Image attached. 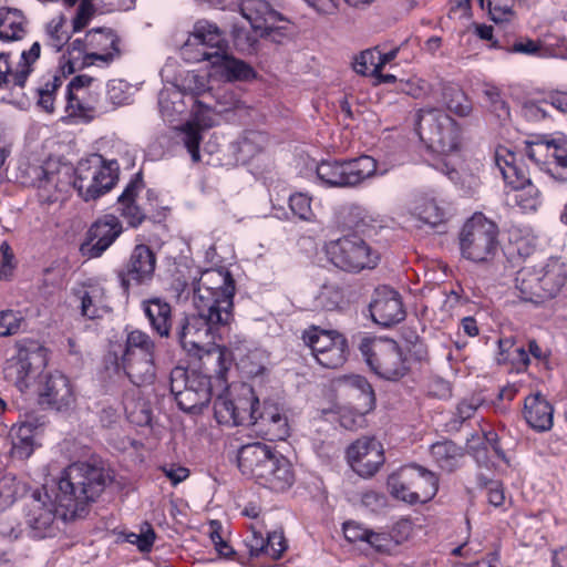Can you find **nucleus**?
<instances>
[{
    "label": "nucleus",
    "mask_w": 567,
    "mask_h": 567,
    "mask_svg": "<svg viewBox=\"0 0 567 567\" xmlns=\"http://www.w3.org/2000/svg\"><path fill=\"white\" fill-rule=\"evenodd\" d=\"M155 267L156 256L153 250L147 245H136L123 270L118 272L121 286L128 290L132 285H143L151 281Z\"/></svg>",
    "instance_id": "obj_22"
},
{
    "label": "nucleus",
    "mask_w": 567,
    "mask_h": 567,
    "mask_svg": "<svg viewBox=\"0 0 567 567\" xmlns=\"http://www.w3.org/2000/svg\"><path fill=\"white\" fill-rule=\"evenodd\" d=\"M316 172L318 179L328 187H355L378 174V163L368 155L342 162L322 161Z\"/></svg>",
    "instance_id": "obj_14"
},
{
    "label": "nucleus",
    "mask_w": 567,
    "mask_h": 567,
    "mask_svg": "<svg viewBox=\"0 0 567 567\" xmlns=\"http://www.w3.org/2000/svg\"><path fill=\"white\" fill-rule=\"evenodd\" d=\"M154 342L151 337L141 331L133 330L127 334L123 357H143L154 354Z\"/></svg>",
    "instance_id": "obj_53"
},
{
    "label": "nucleus",
    "mask_w": 567,
    "mask_h": 567,
    "mask_svg": "<svg viewBox=\"0 0 567 567\" xmlns=\"http://www.w3.org/2000/svg\"><path fill=\"white\" fill-rule=\"evenodd\" d=\"M0 279L7 280L11 277L13 269L16 268L14 255L10 245L7 241H2L0 245Z\"/></svg>",
    "instance_id": "obj_64"
},
{
    "label": "nucleus",
    "mask_w": 567,
    "mask_h": 567,
    "mask_svg": "<svg viewBox=\"0 0 567 567\" xmlns=\"http://www.w3.org/2000/svg\"><path fill=\"white\" fill-rule=\"evenodd\" d=\"M554 409L550 403L540 394H530L524 402V417L536 431H548L553 426Z\"/></svg>",
    "instance_id": "obj_39"
},
{
    "label": "nucleus",
    "mask_w": 567,
    "mask_h": 567,
    "mask_svg": "<svg viewBox=\"0 0 567 567\" xmlns=\"http://www.w3.org/2000/svg\"><path fill=\"white\" fill-rule=\"evenodd\" d=\"M415 132L431 150L452 154L460 147V128L455 121L436 107L421 109L416 112Z\"/></svg>",
    "instance_id": "obj_7"
},
{
    "label": "nucleus",
    "mask_w": 567,
    "mask_h": 567,
    "mask_svg": "<svg viewBox=\"0 0 567 567\" xmlns=\"http://www.w3.org/2000/svg\"><path fill=\"white\" fill-rule=\"evenodd\" d=\"M536 268L520 269L514 281V295L520 302L539 307L546 302Z\"/></svg>",
    "instance_id": "obj_38"
},
{
    "label": "nucleus",
    "mask_w": 567,
    "mask_h": 567,
    "mask_svg": "<svg viewBox=\"0 0 567 567\" xmlns=\"http://www.w3.org/2000/svg\"><path fill=\"white\" fill-rule=\"evenodd\" d=\"M105 488L103 470L86 462L69 465L52 488L59 515L63 522L81 516L89 504L96 501Z\"/></svg>",
    "instance_id": "obj_1"
},
{
    "label": "nucleus",
    "mask_w": 567,
    "mask_h": 567,
    "mask_svg": "<svg viewBox=\"0 0 567 567\" xmlns=\"http://www.w3.org/2000/svg\"><path fill=\"white\" fill-rule=\"evenodd\" d=\"M34 175L33 185L41 203L53 204L64 200L71 184L73 185V179L68 173L61 171L35 167Z\"/></svg>",
    "instance_id": "obj_27"
},
{
    "label": "nucleus",
    "mask_w": 567,
    "mask_h": 567,
    "mask_svg": "<svg viewBox=\"0 0 567 567\" xmlns=\"http://www.w3.org/2000/svg\"><path fill=\"white\" fill-rule=\"evenodd\" d=\"M240 13L255 31L262 33L271 32L278 28V22L285 20L282 14L265 0H244L240 4Z\"/></svg>",
    "instance_id": "obj_30"
},
{
    "label": "nucleus",
    "mask_w": 567,
    "mask_h": 567,
    "mask_svg": "<svg viewBox=\"0 0 567 567\" xmlns=\"http://www.w3.org/2000/svg\"><path fill=\"white\" fill-rule=\"evenodd\" d=\"M74 296L80 301L82 317L86 319H96L107 313L111 308L105 288L96 282H87L73 290Z\"/></svg>",
    "instance_id": "obj_33"
},
{
    "label": "nucleus",
    "mask_w": 567,
    "mask_h": 567,
    "mask_svg": "<svg viewBox=\"0 0 567 567\" xmlns=\"http://www.w3.org/2000/svg\"><path fill=\"white\" fill-rule=\"evenodd\" d=\"M234 296L220 293L194 295V307L196 315L205 319L209 324L215 326L220 332L227 329L233 321Z\"/></svg>",
    "instance_id": "obj_24"
},
{
    "label": "nucleus",
    "mask_w": 567,
    "mask_h": 567,
    "mask_svg": "<svg viewBox=\"0 0 567 567\" xmlns=\"http://www.w3.org/2000/svg\"><path fill=\"white\" fill-rule=\"evenodd\" d=\"M245 545L250 556L259 557L265 555L271 559H279L287 549V543L282 532L275 530L264 537L254 526L251 527L250 535L245 539Z\"/></svg>",
    "instance_id": "obj_34"
},
{
    "label": "nucleus",
    "mask_w": 567,
    "mask_h": 567,
    "mask_svg": "<svg viewBox=\"0 0 567 567\" xmlns=\"http://www.w3.org/2000/svg\"><path fill=\"white\" fill-rule=\"evenodd\" d=\"M193 45L203 47L196 60L209 62L215 72L226 81H246L255 76L249 64L225 52V39L216 24L205 20L196 22L184 44V54Z\"/></svg>",
    "instance_id": "obj_3"
},
{
    "label": "nucleus",
    "mask_w": 567,
    "mask_h": 567,
    "mask_svg": "<svg viewBox=\"0 0 567 567\" xmlns=\"http://www.w3.org/2000/svg\"><path fill=\"white\" fill-rule=\"evenodd\" d=\"M122 224L114 215L97 219L87 231V239L81 245V252L87 258H97L122 234Z\"/></svg>",
    "instance_id": "obj_23"
},
{
    "label": "nucleus",
    "mask_w": 567,
    "mask_h": 567,
    "mask_svg": "<svg viewBox=\"0 0 567 567\" xmlns=\"http://www.w3.org/2000/svg\"><path fill=\"white\" fill-rule=\"evenodd\" d=\"M351 468L362 477L373 476L384 463L382 444L373 437H361L347 449Z\"/></svg>",
    "instance_id": "obj_20"
},
{
    "label": "nucleus",
    "mask_w": 567,
    "mask_h": 567,
    "mask_svg": "<svg viewBox=\"0 0 567 567\" xmlns=\"http://www.w3.org/2000/svg\"><path fill=\"white\" fill-rule=\"evenodd\" d=\"M221 292L229 296L235 295L234 279L224 268L206 269L194 282V295L218 296Z\"/></svg>",
    "instance_id": "obj_36"
},
{
    "label": "nucleus",
    "mask_w": 567,
    "mask_h": 567,
    "mask_svg": "<svg viewBox=\"0 0 567 567\" xmlns=\"http://www.w3.org/2000/svg\"><path fill=\"white\" fill-rule=\"evenodd\" d=\"M143 311L154 331L161 337H168L172 328V307L161 298H152L142 302Z\"/></svg>",
    "instance_id": "obj_41"
},
{
    "label": "nucleus",
    "mask_w": 567,
    "mask_h": 567,
    "mask_svg": "<svg viewBox=\"0 0 567 567\" xmlns=\"http://www.w3.org/2000/svg\"><path fill=\"white\" fill-rule=\"evenodd\" d=\"M249 424H258L260 431L270 441H282L289 436L290 427L287 416L276 405H267L260 413L257 411L256 417Z\"/></svg>",
    "instance_id": "obj_37"
},
{
    "label": "nucleus",
    "mask_w": 567,
    "mask_h": 567,
    "mask_svg": "<svg viewBox=\"0 0 567 567\" xmlns=\"http://www.w3.org/2000/svg\"><path fill=\"white\" fill-rule=\"evenodd\" d=\"M64 111L69 117L82 122H90L109 112L100 103L99 80L87 74L74 76L66 86Z\"/></svg>",
    "instance_id": "obj_13"
},
{
    "label": "nucleus",
    "mask_w": 567,
    "mask_h": 567,
    "mask_svg": "<svg viewBox=\"0 0 567 567\" xmlns=\"http://www.w3.org/2000/svg\"><path fill=\"white\" fill-rule=\"evenodd\" d=\"M390 494L404 503L417 504L431 501L439 491V478L427 468L410 464L388 477Z\"/></svg>",
    "instance_id": "obj_8"
},
{
    "label": "nucleus",
    "mask_w": 567,
    "mask_h": 567,
    "mask_svg": "<svg viewBox=\"0 0 567 567\" xmlns=\"http://www.w3.org/2000/svg\"><path fill=\"white\" fill-rule=\"evenodd\" d=\"M66 20L63 16L53 17L44 29V43L55 51H60L69 41L70 34L65 28Z\"/></svg>",
    "instance_id": "obj_51"
},
{
    "label": "nucleus",
    "mask_w": 567,
    "mask_h": 567,
    "mask_svg": "<svg viewBox=\"0 0 567 567\" xmlns=\"http://www.w3.org/2000/svg\"><path fill=\"white\" fill-rule=\"evenodd\" d=\"M315 303L321 310L334 311L342 310L348 305V300L338 286L323 285L315 298Z\"/></svg>",
    "instance_id": "obj_50"
},
{
    "label": "nucleus",
    "mask_w": 567,
    "mask_h": 567,
    "mask_svg": "<svg viewBox=\"0 0 567 567\" xmlns=\"http://www.w3.org/2000/svg\"><path fill=\"white\" fill-rule=\"evenodd\" d=\"M301 339L317 362L324 368L337 369L347 361L348 342L337 330L311 326L302 332Z\"/></svg>",
    "instance_id": "obj_17"
},
{
    "label": "nucleus",
    "mask_w": 567,
    "mask_h": 567,
    "mask_svg": "<svg viewBox=\"0 0 567 567\" xmlns=\"http://www.w3.org/2000/svg\"><path fill=\"white\" fill-rule=\"evenodd\" d=\"M123 368L132 383L150 384L155 379L154 354L141 357H123Z\"/></svg>",
    "instance_id": "obj_42"
},
{
    "label": "nucleus",
    "mask_w": 567,
    "mask_h": 567,
    "mask_svg": "<svg viewBox=\"0 0 567 567\" xmlns=\"http://www.w3.org/2000/svg\"><path fill=\"white\" fill-rule=\"evenodd\" d=\"M238 466L244 475L276 492L287 489L295 481L290 461L271 446L259 442L239 450Z\"/></svg>",
    "instance_id": "obj_4"
},
{
    "label": "nucleus",
    "mask_w": 567,
    "mask_h": 567,
    "mask_svg": "<svg viewBox=\"0 0 567 567\" xmlns=\"http://www.w3.org/2000/svg\"><path fill=\"white\" fill-rule=\"evenodd\" d=\"M412 533L413 523L409 518H400L392 525L390 530L395 547L406 542Z\"/></svg>",
    "instance_id": "obj_63"
},
{
    "label": "nucleus",
    "mask_w": 567,
    "mask_h": 567,
    "mask_svg": "<svg viewBox=\"0 0 567 567\" xmlns=\"http://www.w3.org/2000/svg\"><path fill=\"white\" fill-rule=\"evenodd\" d=\"M370 312L374 322L384 327L399 323L405 318L401 296L389 286H380L374 290Z\"/></svg>",
    "instance_id": "obj_26"
},
{
    "label": "nucleus",
    "mask_w": 567,
    "mask_h": 567,
    "mask_svg": "<svg viewBox=\"0 0 567 567\" xmlns=\"http://www.w3.org/2000/svg\"><path fill=\"white\" fill-rule=\"evenodd\" d=\"M413 215L431 227H436L446 220V209L434 197L421 196L416 199Z\"/></svg>",
    "instance_id": "obj_46"
},
{
    "label": "nucleus",
    "mask_w": 567,
    "mask_h": 567,
    "mask_svg": "<svg viewBox=\"0 0 567 567\" xmlns=\"http://www.w3.org/2000/svg\"><path fill=\"white\" fill-rule=\"evenodd\" d=\"M498 347L502 355L507 352V355L503 357L501 360H511L513 364L523 368H526L529 363L528 352L523 347H515L509 339L499 340Z\"/></svg>",
    "instance_id": "obj_58"
},
{
    "label": "nucleus",
    "mask_w": 567,
    "mask_h": 567,
    "mask_svg": "<svg viewBox=\"0 0 567 567\" xmlns=\"http://www.w3.org/2000/svg\"><path fill=\"white\" fill-rule=\"evenodd\" d=\"M61 84V78L54 74L51 75L47 82L35 89L38 105L45 112L52 113L54 111L55 94Z\"/></svg>",
    "instance_id": "obj_54"
},
{
    "label": "nucleus",
    "mask_w": 567,
    "mask_h": 567,
    "mask_svg": "<svg viewBox=\"0 0 567 567\" xmlns=\"http://www.w3.org/2000/svg\"><path fill=\"white\" fill-rule=\"evenodd\" d=\"M512 190L513 200L525 213L536 212L542 205V194L532 182L516 186Z\"/></svg>",
    "instance_id": "obj_52"
},
{
    "label": "nucleus",
    "mask_w": 567,
    "mask_h": 567,
    "mask_svg": "<svg viewBox=\"0 0 567 567\" xmlns=\"http://www.w3.org/2000/svg\"><path fill=\"white\" fill-rule=\"evenodd\" d=\"M143 188V179L137 174L125 187L122 195L118 197V210L132 227L140 226L145 219L144 212L135 204L137 194Z\"/></svg>",
    "instance_id": "obj_40"
},
{
    "label": "nucleus",
    "mask_w": 567,
    "mask_h": 567,
    "mask_svg": "<svg viewBox=\"0 0 567 567\" xmlns=\"http://www.w3.org/2000/svg\"><path fill=\"white\" fill-rule=\"evenodd\" d=\"M223 332L197 315L188 316L178 332L179 342L189 354L197 355L202 368L214 371L218 379H224L233 364L231 352L216 344Z\"/></svg>",
    "instance_id": "obj_2"
},
{
    "label": "nucleus",
    "mask_w": 567,
    "mask_h": 567,
    "mask_svg": "<svg viewBox=\"0 0 567 567\" xmlns=\"http://www.w3.org/2000/svg\"><path fill=\"white\" fill-rule=\"evenodd\" d=\"M22 317L13 310L0 311V337L16 334L21 326Z\"/></svg>",
    "instance_id": "obj_62"
},
{
    "label": "nucleus",
    "mask_w": 567,
    "mask_h": 567,
    "mask_svg": "<svg viewBox=\"0 0 567 567\" xmlns=\"http://www.w3.org/2000/svg\"><path fill=\"white\" fill-rule=\"evenodd\" d=\"M85 41L91 52L115 53V59L120 56L118 39L112 30H91L86 33Z\"/></svg>",
    "instance_id": "obj_49"
},
{
    "label": "nucleus",
    "mask_w": 567,
    "mask_h": 567,
    "mask_svg": "<svg viewBox=\"0 0 567 567\" xmlns=\"http://www.w3.org/2000/svg\"><path fill=\"white\" fill-rule=\"evenodd\" d=\"M204 370L202 372L176 367L171 372V392L178 406L186 412H199L209 403L213 393V378L219 385L226 383L227 374L224 375V379H218L214 371Z\"/></svg>",
    "instance_id": "obj_6"
},
{
    "label": "nucleus",
    "mask_w": 567,
    "mask_h": 567,
    "mask_svg": "<svg viewBox=\"0 0 567 567\" xmlns=\"http://www.w3.org/2000/svg\"><path fill=\"white\" fill-rule=\"evenodd\" d=\"M267 142V135L260 131L244 132L236 143L238 158L243 162L249 161L264 150Z\"/></svg>",
    "instance_id": "obj_48"
},
{
    "label": "nucleus",
    "mask_w": 567,
    "mask_h": 567,
    "mask_svg": "<svg viewBox=\"0 0 567 567\" xmlns=\"http://www.w3.org/2000/svg\"><path fill=\"white\" fill-rule=\"evenodd\" d=\"M536 271L546 301L556 298L567 286V264L560 259H549Z\"/></svg>",
    "instance_id": "obj_35"
},
{
    "label": "nucleus",
    "mask_w": 567,
    "mask_h": 567,
    "mask_svg": "<svg viewBox=\"0 0 567 567\" xmlns=\"http://www.w3.org/2000/svg\"><path fill=\"white\" fill-rule=\"evenodd\" d=\"M130 86L122 80H112L106 87V99L112 104V109L124 105L130 100Z\"/></svg>",
    "instance_id": "obj_59"
},
{
    "label": "nucleus",
    "mask_w": 567,
    "mask_h": 567,
    "mask_svg": "<svg viewBox=\"0 0 567 567\" xmlns=\"http://www.w3.org/2000/svg\"><path fill=\"white\" fill-rule=\"evenodd\" d=\"M41 55V44L35 41L20 53L18 62H12L10 53H0V89L23 87Z\"/></svg>",
    "instance_id": "obj_18"
},
{
    "label": "nucleus",
    "mask_w": 567,
    "mask_h": 567,
    "mask_svg": "<svg viewBox=\"0 0 567 567\" xmlns=\"http://www.w3.org/2000/svg\"><path fill=\"white\" fill-rule=\"evenodd\" d=\"M35 430L37 427L30 422L14 425L11 429V455L13 457L25 460L32 455L34 451Z\"/></svg>",
    "instance_id": "obj_45"
},
{
    "label": "nucleus",
    "mask_w": 567,
    "mask_h": 567,
    "mask_svg": "<svg viewBox=\"0 0 567 567\" xmlns=\"http://www.w3.org/2000/svg\"><path fill=\"white\" fill-rule=\"evenodd\" d=\"M259 400L250 385L241 383L225 386L214 402L215 419L219 424L237 426L249 424L255 417Z\"/></svg>",
    "instance_id": "obj_12"
},
{
    "label": "nucleus",
    "mask_w": 567,
    "mask_h": 567,
    "mask_svg": "<svg viewBox=\"0 0 567 567\" xmlns=\"http://www.w3.org/2000/svg\"><path fill=\"white\" fill-rule=\"evenodd\" d=\"M379 60L380 51L378 47L364 50L354 59L353 69L358 74L361 75L373 76L374 74H380L382 69L379 64Z\"/></svg>",
    "instance_id": "obj_55"
},
{
    "label": "nucleus",
    "mask_w": 567,
    "mask_h": 567,
    "mask_svg": "<svg viewBox=\"0 0 567 567\" xmlns=\"http://www.w3.org/2000/svg\"><path fill=\"white\" fill-rule=\"evenodd\" d=\"M60 505L55 503V498L49 492L42 496L40 493H34L32 499L28 505L27 524L30 529V535L34 538H44L53 534L54 520L60 518Z\"/></svg>",
    "instance_id": "obj_19"
},
{
    "label": "nucleus",
    "mask_w": 567,
    "mask_h": 567,
    "mask_svg": "<svg viewBox=\"0 0 567 567\" xmlns=\"http://www.w3.org/2000/svg\"><path fill=\"white\" fill-rule=\"evenodd\" d=\"M175 84L187 95L188 102L194 107V120L178 128L177 138L189 153L192 161L197 163L200 161L199 145L203 140L200 125H210V118L206 115L209 111L208 107L199 102L196 96L210 90L209 73L195 70L185 71L176 79Z\"/></svg>",
    "instance_id": "obj_5"
},
{
    "label": "nucleus",
    "mask_w": 567,
    "mask_h": 567,
    "mask_svg": "<svg viewBox=\"0 0 567 567\" xmlns=\"http://www.w3.org/2000/svg\"><path fill=\"white\" fill-rule=\"evenodd\" d=\"M29 19L16 7L0 0V41L6 44L22 41L29 33Z\"/></svg>",
    "instance_id": "obj_32"
},
{
    "label": "nucleus",
    "mask_w": 567,
    "mask_h": 567,
    "mask_svg": "<svg viewBox=\"0 0 567 567\" xmlns=\"http://www.w3.org/2000/svg\"><path fill=\"white\" fill-rule=\"evenodd\" d=\"M344 386L357 395L362 402L359 404L362 412L352 416L350 414H343L341 416V424L349 430L361 427L364 423V413L371 411L374 408L375 398L371 384L362 375H348L343 379Z\"/></svg>",
    "instance_id": "obj_29"
},
{
    "label": "nucleus",
    "mask_w": 567,
    "mask_h": 567,
    "mask_svg": "<svg viewBox=\"0 0 567 567\" xmlns=\"http://www.w3.org/2000/svg\"><path fill=\"white\" fill-rule=\"evenodd\" d=\"M38 392L40 404L55 411H66L75 402V393L71 381L60 371L44 374Z\"/></svg>",
    "instance_id": "obj_21"
},
{
    "label": "nucleus",
    "mask_w": 567,
    "mask_h": 567,
    "mask_svg": "<svg viewBox=\"0 0 567 567\" xmlns=\"http://www.w3.org/2000/svg\"><path fill=\"white\" fill-rule=\"evenodd\" d=\"M444 100L446 107L457 116L466 117L472 113V102L460 89H446Z\"/></svg>",
    "instance_id": "obj_56"
},
{
    "label": "nucleus",
    "mask_w": 567,
    "mask_h": 567,
    "mask_svg": "<svg viewBox=\"0 0 567 567\" xmlns=\"http://www.w3.org/2000/svg\"><path fill=\"white\" fill-rule=\"evenodd\" d=\"M155 540V532L148 523L141 525L138 533L126 535V542L136 545L141 551H150Z\"/></svg>",
    "instance_id": "obj_60"
},
{
    "label": "nucleus",
    "mask_w": 567,
    "mask_h": 567,
    "mask_svg": "<svg viewBox=\"0 0 567 567\" xmlns=\"http://www.w3.org/2000/svg\"><path fill=\"white\" fill-rule=\"evenodd\" d=\"M118 171L117 161H105L101 155H92L78 164L73 187L84 200L96 199L113 188Z\"/></svg>",
    "instance_id": "obj_10"
},
{
    "label": "nucleus",
    "mask_w": 567,
    "mask_h": 567,
    "mask_svg": "<svg viewBox=\"0 0 567 567\" xmlns=\"http://www.w3.org/2000/svg\"><path fill=\"white\" fill-rule=\"evenodd\" d=\"M20 489V483L12 474H6L0 478V513L16 502Z\"/></svg>",
    "instance_id": "obj_57"
},
{
    "label": "nucleus",
    "mask_w": 567,
    "mask_h": 567,
    "mask_svg": "<svg viewBox=\"0 0 567 567\" xmlns=\"http://www.w3.org/2000/svg\"><path fill=\"white\" fill-rule=\"evenodd\" d=\"M187 95L176 85L164 87L158 95V106L162 116L173 122L175 116L183 114L187 109L188 100L185 99Z\"/></svg>",
    "instance_id": "obj_44"
},
{
    "label": "nucleus",
    "mask_w": 567,
    "mask_h": 567,
    "mask_svg": "<svg viewBox=\"0 0 567 567\" xmlns=\"http://www.w3.org/2000/svg\"><path fill=\"white\" fill-rule=\"evenodd\" d=\"M326 252L331 262L346 271L358 272L374 268L379 256L357 235H349L326 245Z\"/></svg>",
    "instance_id": "obj_16"
},
{
    "label": "nucleus",
    "mask_w": 567,
    "mask_h": 567,
    "mask_svg": "<svg viewBox=\"0 0 567 567\" xmlns=\"http://www.w3.org/2000/svg\"><path fill=\"white\" fill-rule=\"evenodd\" d=\"M442 172L460 189L464 196H474L481 187V178L477 173L467 167L454 168L449 163L444 164Z\"/></svg>",
    "instance_id": "obj_47"
},
{
    "label": "nucleus",
    "mask_w": 567,
    "mask_h": 567,
    "mask_svg": "<svg viewBox=\"0 0 567 567\" xmlns=\"http://www.w3.org/2000/svg\"><path fill=\"white\" fill-rule=\"evenodd\" d=\"M14 349V354L6 362L3 373L6 380L12 382L23 393L30 388L32 358L41 348L32 342L29 346L19 342Z\"/></svg>",
    "instance_id": "obj_28"
},
{
    "label": "nucleus",
    "mask_w": 567,
    "mask_h": 567,
    "mask_svg": "<svg viewBox=\"0 0 567 567\" xmlns=\"http://www.w3.org/2000/svg\"><path fill=\"white\" fill-rule=\"evenodd\" d=\"M526 156L559 182H567V137L564 134L539 135L525 143Z\"/></svg>",
    "instance_id": "obj_15"
},
{
    "label": "nucleus",
    "mask_w": 567,
    "mask_h": 567,
    "mask_svg": "<svg viewBox=\"0 0 567 567\" xmlns=\"http://www.w3.org/2000/svg\"><path fill=\"white\" fill-rule=\"evenodd\" d=\"M87 42L75 39L60 58L59 68L63 75L72 74L91 65L107 66L115 60V53L87 52Z\"/></svg>",
    "instance_id": "obj_25"
},
{
    "label": "nucleus",
    "mask_w": 567,
    "mask_h": 567,
    "mask_svg": "<svg viewBox=\"0 0 567 567\" xmlns=\"http://www.w3.org/2000/svg\"><path fill=\"white\" fill-rule=\"evenodd\" d=\"M498 228L483 214H474L460 233V249L473 262H488L498 250Z\"/></svg>",
    "instance_id": "obj_11"
},
{
    "label": "nucleus",
    "mask_w": 567,
    "mask_h": 567,
    "mask_svg": "<svg viewBox=\"0 0 567 567\" xmlns=\"http://www.w3.org/2000/svg\"><path fill=\"white\" fill-rule=\"evenodd\" d=\"M430 453L434 463L449 473L461 466L464 456L462 447L450 440L433 443Z\"/></svg>",
    "instance_id": "obj_43"
},
{
    "label": "nucleus",
    "mask_w": 567,
    "mask_h": 567,
    "mask_svg": "<svg viewBox=\"0 0 567 567\" xmlns=\"http://www.w3.org/2000/svg\"><path fill=\"white\" fill-rule=\"evenodd\" d=\"M359 349L370 369L382 379L398 381L410 370L408 357L392 339L363 338Z\"/></svg>",
    "instance_id": "obj_9"
},
{
    "label": "nucleus",
    "mask_w": 567,
    "mask_h": 567,
    "mask_svg": "<svg viewBox=\"0 0 567 567\" xmlns=\"http://www.w3.org/2000/svg\"><path fill=\"white\" fill-rule=\"evenodd\" d=\"M289 207L293 215L302 220H310L313 217L311 198L305 193H296L289 197Z\"/></svg>",
    "instance_id": "obj_61"
},
{
    "label": "nucleus",
    "mask_w": 567,
    "mask_h": 567,
    "mask_svg": "<svg viewBox=\"0 0 567 567\" xmlns=\"http://www.w3.org/2000/svg\"><path fill=\"white\" fill-rule=\"evenodd\" d=\"M494 162L505 183L513 189L530 182L528 169L522 158L506 146L495 150Z\"/></svg>",
    "instance_id": "obj_31"
}]
</instances>
